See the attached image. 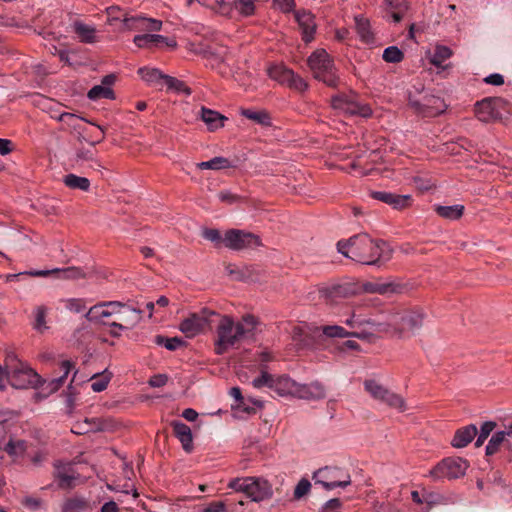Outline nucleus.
Listing matches in <instances>:
<instances>
[{"mask_svg": "<svg viewBox=\"0 0 512 512\" xmlns=\"http://www.w3.org/2000/svg\"><path fill=\"white\" fill-rule=\"evenodd\" d=\"M2 449L13 458H18L24 455L27 445L24 440H14L12 438L3 445Z\"/></svg>", "mask_w": 512, "mask_h": 512, "instance_id": "nucleus-34", "label": "nucleus"}, {"mask_svg": "<svg viewBox=\"0 0 512 512\" xmlns=\"http://www.w3.org/2000/svg\"><path fill=\"white\" fill-rule=\"evenodd\" d=\"M129 308L125 303L120 301H108L94 305L85 314V318L89 321L98 322L102 318L110 317L114 314L120 313L122 309Z\"/></svg>", "mask_w": 512, "mask_h": 512, "instance_id": "nucleus-16", "label": "nucleus"}, {"mask_svg": "<svg viewBox=\"0 0 512 512\" xmlns=\"http://www.w3.org/2000/svg\"><path fill=\"white\" fill-rule=\"evenodd\" d=\"M464 206L460 204L451 206L436 205L434 211L438 216L448 220H458L464 214Z\"/></svg>", "mask_w": 512, "mask_h": 512, "instance_id": "nucleus-30", "label": "nucleus"}, {"mask_svg": "<svg viewBox=\"0 0 512 512\" xmlns=\"http://www.w3.org/2000/svg\"><path fill=\"white\" fill-rule=\"evenodd\" d=\"M58 120L61 121V122H64L66 123L67 125L69 126H72L73 128H77V124L76 122L78 120H83V121H86L88 123H91L89 120H86L82 117H79L73 113H69V112H63L61 113L59 116H58Z\"/></svg>", "mask_w": 512, "mask_h": 512, "instance_id": "nucleus-56", "label": "nucleus"}, {"mask_svg": "<svg viewBox=\"0 0 512 512\" xmlns=\"http://www.w3.org/2000/svg\"><path fill=\"white\" fill-rule=\"evenodd\" d=\"M241 115L262 126H270L272 124L271 117L265 110L242 109Z\"/></svg>", "mask_w": 512, "mask_h": 512, "instance_id": "nucleus-33", "label": "nucleus"}, {"mask_svg": "<svg viewBox=\"0 0 512 512\" xmlns=\"http://www.w3.org/2000/svg\"><path fill=\"white\" fill-rule=\"evenodd\" d=\"M478 429L476 425L469 424L455 431L451 445L454 448H464L477 436Z\"/></svg>", "mask_w": 512, "mask_h": 512, "instance_id": "nucleus-23", "label": "nucleus"}, {"mask_svg": "<svg viewBox=\"0 0 512 512\" xmlns=\"http://www.w3.org/2000/svg\"><path fill=\"white\" fill-rule=\"evenodd\" d=\"M162 27V22L153 18L144 17V25L142 30L159 31Z\"/></svg>", "mask_w": 512, "mask_h": 512, "instance_id": "nucleus-61", "label": "nucleus"}, {"mask_svg": "<svg viewBox=\"0 0 512 512\" xmlns=\"http://www.w3.org/2000/svg\"><path fill=\"white\" fill-rule=\"evenodd\" d=\"M296 20L302 30L303 40L310 42L313 39L316 27L313 15L306 11L297 12Z\"/></svg>", "mask_w": 512, "mask_h": 512, "instance_id": "nucleus-24", "label": "nucleus"}, {"mask_svg": "<svg viewBox=\"0 0 512 512\" xmlns=\"http://www.w3.org/2000/svg\"><path fill=\"white\" fill-rule=\"evenodd\" d=\"M30 275L34 277H47L54 275L56 278L64 280H76L85 277V273L78 267L54 268L51 270H31L20 273L19 275Z\"/></svg>", "mask_w": 512, "mask_h": 512, "instance_id": "nucleus-17", "label": "nucleus"}, {"mask_svg": "<svg viewBox=\"0 0 512 512\" xmlns=\"http://www.w3.org/2000/svg\"><path fill=\"white\" fill-rule=\"evenodd\" d=\"M232 167L229 159L225 157H214L209 161H204L197 163V168L200 170L211 169V170H221Z\"/></svg>", "mask_w": 512, "mask_h": 512, "instance_id": "nucleus-38", "label": "nucleus"}, {"mask_svg": "<svg viewBox=\"0 0 512 512\" xmlns=\"http://www.w3.org/2000/svg\"><path fill=\"white\" fill-rule=\"evenodd\" d=\"M56 477L58 479V485L61 488H70L73 486L75 476L65 468L58 469Z\"/></svg>", "mask_w": 512, "mask_h": 512, "instance_id": "nucleus-49", "label": "nucleus"}, {"mask_svg": "<svg viewBox=\"0 0 512 512\" xmlns=\"http://www.w3.org/2000/svg\"><path fill=\"white\" fill-rule=\"evenodd\" d=\"M289 88L303 92L308 88L307 82L299 75L292 71V76L289 77V81L286 84Z\"/></svg>", "mask_w": 512, "mask_h": 512, "instance_id": "nucleus-50", "label": "nucleus"}, {"mask_svg": "<svg viewBox=\"0 0 512 512\" xmlns=\"http://www.w3.org/2000/svg\"><path fill=\"white\" fill-rule=\"evenodd\" d=\"M268 75L271 79L286 85L292 76V70L283 65H274L268 69Z\"/></svg>", "mask_w": 512, "mask_h": 512, "instance_id": "nucleus-35", "label": "nucleus"}, {"mask_svg": "<svg viewBox=\"0 0 512 512\" xmlns=\"http://www.w3.org/2000/svg\"><path fill=\"white\" fill-rule=\"evenodd\" d=\"M236 8L244 15L249 16L254 13L255 6L253 0H238Z\"/></svg>", "mask_w": 512, "mask_h": 512, "instance_id": "nucleus-57", "label": "nucleus"}, {"mask_svg": "<svg viewBox=\"0 0 512 512\" xmlns=\"http://www.w3.org/2000/svg\"><path fill=\"white\" fill-rule=\"evenodd\" d=\"M138 74L145 82L151 85L159 84L165 77V74H163L159 69L148 67L139 68Z\"/></svg>", "mask_w": 512, "mask_h": 512, "instance_id": "nucleus-36", "label": "nucleus"}, {"mask_svg": "<svg viewBox=\"0 0 512 512\" xmlns=\"http://www.w3.org/2000/svg\"><path fill=\"white\" fill-rule=\"evenodd\" d=\"M142 318V311L135 308H128L127 317L123 318V321L127 323V325H123L118 322L109 323L110 331L109 334L112 337L118 338L121 336V331L127 330L135 326L140 322Z\"/></svg>", "mask_w": 512, "mask_h": 512, "instance_id": "nucleus-21", "label": "nucleus"}, {"mask_svg": "<svg viewBox=\"0 0 512 512\" xmlns=\"http://www.w3.org/2000/svg\"><path fill=\"white\" fill-rule=\"evenodd\" d=\"M337 250L346 258L362 265L381 266L391 260L392 247L382 239L359 233L337 243Z\"/></svg>", "mask_w": 512, "mask_h": 512, "instance_id": "nucleus-1", "label": "nucleus"}, {"mask_svg": "<svg viewBox=\"0 0 512 512\" xmlns=\"http://www.w3.org/2000/svg\"><path fill=\"white\" fill-rule=\"evenodd\" d=\"M154 343L158 346H164L169 351H175L186 344L180 337L169 338L163 335H156L154 337Z\"/></svg>", "mask_w": 512, "mask_h": 512, "instance_id": "nucleus-40", "label": "nucleus"}, {"mask_svg": "<svg viewBox=\"0 0 512 512\" xmlns=\"http://www.w3.org/2000/svg\"><path fill=\"white\" fill-rule=\"evenodd\" d=\"M123 25L128 30H142L144 25V17L131 16L123 19Z\"/></svg>", "mask_w": 512, "mask_h": 512, "instance_id": "nucleus-52", "label": "nucleus"}, {"mask_svg": "<svg viewBox=\"0 0 512 512\" xmlns=\"http://www.w3.org/2000/svg\"><path fill=\"white\" fill-rule=\"evenodd\" d=\"M151 39V34H142L136 35L133 39V42L139 48H150L154 46Z\"/></svg>", "mask_w": 512, "mask_h": 512, "instance_id": "nucleus-59", "label": "nucleus"}, {"mask_svg": "<svg viewBox=\"0 0 512 512\" xmlns=\"http://www.w3.org/2000/svg\"><path fill=\"white\" fill-rule=\"evenodd\" d=\"M294 397L317 401L326 397V391L324 386L317 381L309 384L297 383Z\"/></svg>", "mask_w": 512, "mask_h": 512, "instance_id": "nucleus-20", "label": "nucleus"}, {"mask_svg": "<svg viewBox=\"0 0 512 512\" xmlns=\"http://www.w3.org/2000/svg\"><path fill=\"white\" fill-rule=\"evenodd\" d=\"M408 105L417 115L422 117H436L442 114L447 105L444 100L428 92H417L408 94Z\"/></svg>", "mask_w": 512, "mask_h": 512, "instance_id": "nucleus-5", "label": "nucleus"}, {"mask_svg": "<svg viewBox=\"0 0 512 512\" xmlns=\"http://www.w3.org/2000/svg\"><path fill=\"white\" fill-rule=\"evenodd\" d=\"M312 479L315 484H320L325 490H332L337 487L345 488L351 484L350 474L336 466H325L313 473Z\"/></svg>", "mask_w": 512, "mask_h": 512, "instance_id": "nucleus-8", "label": "nucleus"}, {"mask_svg": "<svg viewBox=\"0 0 512 512\" xmlns=\"http://www.w3.org/2000/svg\"><path fill=\"white\" fill-rule=\"evenodd\" d=\"M378 401L386 404L392 409L398 410L399 412H404L406 410V402L404 398L401 395L390 391L388 388H386Z\"/></svg>", "mask_w": 512, "mask_h": 512, "instance_id": "nucleus-29", "label": "nucleus"}, {"mask_svg": "<svg viewBox=\"0 0 512 512\" xmlns=\"http://www.w3.org/2000/svg\"><path fill=\"white\" fill-rule=\"evenodd\" d=\"M345 324L351 328L356 329H359L363 326H369L374 332L386 333V311H382L372 317H363L362 315L353 312L351 316L345 320Z\"/></svg>", "mask_w": 512, "mask_h": 512, "instance_id": "nucleus-14", "label": "nucleus"}, {"mask_svg": "<svg viewBox=\"0 0 512 512\" xmlns=\"http://www.w3.org/2000/svg\"><path fill=\"white\" fill-rule=\"evenodd\" d=\"M60 367L63 370V375L58 378L50 380L47 384V389L49 390L50 393L58 391L59 388L64 384L68 374L70 373L72 368H74V363L71 362L70 360H64L61 362Z\"/></svg>", "mask_w": 512, "mask_h": 512, "instance_id": "nucleus-31", "label": "nucleus"}, {"mask_svg": "<svg viewBox=\"0 0 512 512\" xmlns=\"http://www.w3.org/2000/svg\"><path fill=\"white\" fill-rule=\"evenodd\" d=\"M111 378H112V373L110 371H108L107 369H105L101 373L94 374L91 377V380H92L91 388H92V390L94 392H102V391H104L107 388Z\"/></svg>", "mask_w": 512, "mask_h": 512, "instance_id": "nucleus-37", "label": "nucleus"}, {"mask_svg": "<svg viewBox=\"0 0 512 512\" xmlns=\"http://www.w3.org/2000/svg\"><path fill=\"white\" fill-rule=\"evenodd\" d=\"M171 427L175 437L180 441L182 448L190 453L193 450V436L190 427L178 420L172 421Z\"/></svg>", "mask_w": 512, "mask_h": 512, "instance_id": "nucleus-22", "label": "nucleus"}, {"mask_svg": "<svg viewBox=\"0 0 512 512\" xmlns=\"http://www.w3.org/2000/svg\"><path fill=\"white\" fill-rule=\"evenodd\" d=\"M229 487L237 492H244L255 502L269 499L273 495L271 484L262 478L247 477L234 479L229 483Z\"/></svg>", "mask_w": 512, "mask_h": 512, "instance_id": "nucleus-7", "label": "nucleus"}, {"mask_svg": "<svg viewBox=\"0 0 512 512\" xmlns=\"http://www.w3.org/2000/svg\"><path fill=\"white\" fill-rule=\"evenodd\" d=\"M342 507V502L338 498H333L328 500L322 507L319 512H332L334 510L340 509Z\"/></svg>", "mask_w": 512, "mask_h": 512, "instance_id": "nucleus-62", "label": "nucleus"}, {"mask_svg": "<svg viewBox=\"0 0 512 512\" xmlns=\"http://www.w3.org/2000/svg\"><path fill=\"white\" fill-rule=\"evenodd\" d=\"M116 76L114 74H108L104 76L101 80V85H95L92 87L88 93L87 97L92 100L96 101L99 99H115V93L112 90L111 86L115 83Z\"/></svg>", "mask_w": 512, "mask_h": 512, "instance_id": "nucleus-19", "label": "nucleus"}, {"mask_svg": "<svg viewBox=\"0 0 512 512\" xmlns=\"http://www.w3.org/2000/svg\"><path fill=\"white\" fill-rule=\"evenodd\" d=\"M356 32L362 42L369 44L374 40L373 33L371 31L370 22L367 18L362 15H357L354 18Z\"/></svg>", "mask_w": 512, "mask_h": 512, "instance_id": "nucleus-28", "label": "nucleus"}, {"mask_svg": "<svg viewBox=\"0 0 512 512\" xmlns=\"http://www.w3.org/2000/svg\"><path fill=\"white\" fill-rule=\"evenodd\" d=\"M63 183L70 189H78L84 192L89 191L90 181L86 177H81L76 174H67L63 178Z\"/></svg>", "mask_w": 512, "mask_h": 512, "instance_id": "nucleus-32", "label": "nucleus"}, {"mask_svg": "<svg viewBox=\"0 0 512 512\" xmlns=\"http://www.w3.org/2000/svg\"><path fill=\"white\" fill-rule=\"evenodd\" d=\"M382 58L387 63H399L404 59V53L397 46H389L383 51Z\"/></svg>", "mask_w": 512, "mask_h": 512, "instance_id": "nucleus-46", "label": "nucleus"}, {"mask_svg": "<svg viewBox=\"0 0 512 512\" xmlns=\"http://www.w3.org/2000/svg\"><path fill=\"white\" fill-rule=\"evenodd\" d=\"M218 198L221 202H225L228 204H233L240 199V197L238 195L233 194L230 191H221L218 194Z\"/></svg>", "mask_w": 512, "mask_h": 512, "instance_id": "nucleus-63", "label": "nucleus"}, {"mask_svg": "<svg viewBox=\"0 0 512 512\" xmlns=\"http://www.w3.org/2000/svg\"><path fill=\"white\" fill-rule=\"evenodd\" d=\"M274 376L266 372L265 370H261L260 376L256 377L252 381L253 387L260 389L262 387H268L272 389L274 383Z\"/></svg>", "mask_w": 512, "mask_h": 512, "instance_id": "nucleus-48", "label": "nucleus"}, {"mask_svg": "<svg viewBox=\"0 0 512 512\" xmlns=\"http://www.w3.org/2000/svg\"><path fill=\"white\" fill-rule=\"evenodd\" d=\"M75 161L77 164L90 163V167L93 169L101 167V165L96 160V154L92 149H78L75 156Z\"/></svg>", "mask_w": 512, "mask_h": 512, "instance_id": "nucleus-39", "label": "nucleus"}, {"mask_svg": "<svg viewBox=\"0 0 512 512\" xmlns=\"http://www.w3.org/2000/svg\"><path fill=\"white\" fill-rule=\"evenodd\" d=\"M215 316V311L203 308L200 312L192 313L183 319L179 324V330L188 338L195 337L211 327V323L215 322Z\"/></svg>", "mask_w": 512, "mask_h": 512, "instance_id": "nucleus-9", "label": "nucleus"}, {"mask_svg": "<svg viewBox=\"0 0 512 512\" xmlns=\"http://www.w3.org/2000/svg\"><path fill=\"white\" fill-rule=\"evenodd\" d=\"M216 338L214 340V352L223 355L234 348L242 339L252 336L258 325V320L251 314H246L237 323L229 315L217 313Z\"/></svg>", "mask_w": 512, "mask_h": 512, "instance_id": "nucleus-2", "label": "nucleus"}, {"mask_svg": "<svg viewBox=\"0 0 512 512\" xmlns=\"http://www.w3.org/2000/svg\"><path fill=\"white\" fill-rule=\"evenodd\" d=\"M469 464L461 457H449L443 459L429 471V476L434 480L448 478L456 479L465 475Z\"/></svg>", "mask_w": 512, "mask_h": 512, "instance_id": "nucleus-10", "label": "nucleus"}, {"mask_svg": "<svg viewBox=\"0 0 512 512\" xmlns=\"http://www.w3.org/2000/svg\"><path fill=\"white\" fill-rule=\"evenodd\" d=\"M65 306L68 310L75 313H80L86 308L84 300L76 298L66 300Z\"/></svg>", "mask_w": 512, "mask_h": 512, "instance_id": "nucleus-58", "label": "nucleus"}, {"mask_svg": "<svg viewBox=\"0 0 512 512\" xmlns=\"http://www.w3.org/2000/svg\"><path fill=\"white\" fill-rule=\"evenodd\" d=\"M363 385L364 390L376 401L386 390V387L375 379H366Z\"/></svg>", "mask_w": 512, "mask_h": 512, "instance_id": "nucleus-43", "label": "nucleus"}, {"mask_svg": "<svg viewBox=\"0 0 512 512\" xmlns=\"http://www.w3.org/2000/svg\"><path fill=\"white\" fill-rule=\"evenodd\" d=\"M331 105L347 115H359L361 117H370L372 109L369 105L358 102L355 94H338L332 97Z\"/></svg>", "mask_w": 512, "mask_h": 512, "instance_id": "nucleus-11", "label": "nucleus"}, {"mask_svg": "<svg viewBox=\"0 0 512 512\" xmlns=\"http://www.w3.org/2000/svg\"><path fill=\"white\" fill-rule=\"evenodd\" d=\"M7 378L15 388H27L38 381V374L22 363L14 366H7Z\"/></svg>", "mask_w": 512, "mask_h": 512, "instance_id": "nucleus-13", "label": "nucleus"}, {"mask_svg": "<svg viewBox=\"0 0 512 512\" xmlns=\"http://www.w3.org/2000/svg\"><path fill=\"white\" fill-rule=\"evenodd\" d=\"M46 308L44 306H38L35 310V323L34 328L38 331L46 329Z\"/></svg>", "mask_w": 512, "mask_h": 512, "instance_id": "nucleus-54", "label": "nucleus"}, {"mask_svg": "<svg viewBox=\"0 0 512 512\" xmlns=\"http://www.w3.org/2000/svg\"><path fill=\"white\" fill-rule=\"evenodd\" d=\"M223 244L231 250L255 248L261 245L259 236L239 229H230L225 232Z\"/></svg>", "mask_w": 512, "mask_h": 512, "instance_id": "nucleus-12", "label": "nucleus"}, {"mask_svg": "<svg viewBox=\"0 0 512 512\" xmlns=\"http://www.w3.org/2000/svg\"><path fill=\"white\" fill-rule=\"evenodd\" d=\"M319 299L328 306L340 304L343 300L361 294V286L358 282H343L338 284L321 286L318 289Z\"/></svg>", "mask_w": 512, "mask_h": 512, "instance_id": "nucleus-6", "label": "nucleus"}, {"mask_svg": "<svg viewBox=\"0 0 512 512\" xmlns=\"http://www.w3.org/2000/svg\"><path fill=\"white\" fill-rule=\"evenodd\" d=\"M495 427H496V422H494V421H486L481 425L479 435L475 442V446L477 448L481 447L484 444V442L489 437L491 432L495 429Z\"/></svg>", "mask_w": 512, "mask_h": 512, "instance_id": "nucleus-47", "label": "nucleus"}, {"mask_svg": "<svg viewBox=\"0 0 512 512\" xmlns=\"http://www.w3.org/2000/svg\"><path fill=\"white\" fill-rule=\"evenodd\" d=\"M452 50L444 45H437L434 49V53L430 58L432 65L436 67H442V63L452 56Z\"/></svg>", "mask_w": 512, "mask_h": 512, "instance_id": "nucleus-41", "label": "nucleus"}, {"mask_svg": "<svg viewBox=\"0 0 512 512\" xmlns=\"http://www.w3.org/2000/svg\"><path fill=\"white\" fill-rule=\"evenodd\" d=\"M401 290L402 286L400 284H396L393 282L377 283V293L381 295L399 293Z\"/></svg>", "mask_w": 512, "mask_h": 512, "instance_id": "nucleus-53", "label": "nucleus"}, {"mask_svg": "<svg viewBox=\"0 0 512 512\" xmlns=\"http://www.w3.org/2000/svg\"><path fill=\"white\" fill-rule=\"evenodd\" d=\"M202 236L206 239L214 243L216 246H219L223 243V237L218 229L206 228L202 232Z\"/></svg>", "mask_w": 512, "mask_h": 512, "instance_id": "nucleus-55", "label": "nucleus"}, {"mask_svg": "<svg viewBox=\"0 0 512 512\" xmlns=\"http://www.w3.org/2000/svg\"><path fill=\"white\" fill-rule=\"evenodd\" d=\"M297 383L287 376L274 378L272 389L279 396H294Z\"/></svg>", "mask_w": 512, "mask_h": 512, "instance_id": "nucleus-26", "label": "nucleus"}, {"mask_svg": "<svg viewBox=\"0 0 512 512\" xmlns=\"http://www.w3.org/2000/svg\"><path fill=\"white\" fill-rule=\"evenodd\" d=\"M165 84L169 87V88H172V89H175L177 91H181L183 90L185 84L183 81L181 80H178L177 78L175 77H172V76H169V75H165L164 77V80Z\"/></svg>", "mask_w": 512, "mask_h": 512, "instance_id": "nucleus-60", "label": "nucleus"}, {"mask_svg": "<svg viewBox=\"0 0 512 512\" xmlns=\"http://www.w3.org/2000/svg\"><path fill=\"white\" fill-rule=\"evenodd\" d=\"M505 103V100L500 97L485 98L475 104V115L485 123L500 119L502 114L499 108Z\"/></svg>", "mask_w": 512, "mask_h": 512, "instance_id": "nucleus-15", "label": "nucleus"}, {"mask_svg": "<svg viewBox=\"0 0 512 512\" xmlns=\"http://www.w3.org/2000/svg\"><path fill=\"white\" fill-rule=\"evenodd\" d=\"M311 483L308 479L302 478L296 485L293 493L295 500H300L302 497L307 495L310 491Z\"/></svg>", "mask_w": 512, "mask_h": 512, "instance_id": "nucleus-51", "label": "nucleus"}, {"mask_svg": "<svg viewBox=\"0 0 512 512\" xmlns=\"http://www.w3.org/2000/svg\"><path fill=\"white\" fill-rule=\"evenodd\" d=\"M307 63L315 79L329 87L338 86L339 77L336 74L333 60L324 49L314 51L308 57Z\"/></svg>", "mask_w": 512, "mask_h": 512, "instance_id": "nucleus-4", "label": "nucleus"}, {"mask_svg": "<svg viewBox=\"0 0 512 512\" xmlns=\"http://www.w3.org/2000/svg\"><path fill=\"white\" fill-rule=\"evenodd\" d=\"M200 117L207 125L209 131H215L222 128L224 126V122L227 120V117L219 112L205 107L201 108Z\"/></svg>", "mask_w": 512, "mask_h": 512, "instance_id": "nucleus-25", "label": "nucleus"}, {"mask_svg": "<svg viewBox=\"0 0 512 512\" xmlns=\"http://www.w3.org/2000/svg\"><path fill=\"white\" fill-rule=\"evenodd\" d=\"M323 335L328 338H347L349 337V331L345 330L339 325H326L319 328Z\"/></svg>", "mask_w": 512, "mask_h": 512, "instance_id": "nucleus-45", "label": "nucleus"}, {"mask_svg": "<svg viewBox=\"0 0 512 512\" xmlns=\"http://www.w3.org/2000/svg\"><path fill=\"white\" fill-rule=\"evenodd\" d=\"M370 196L398 210L409 207L412 201L411 195H399L386 191H372Z\"/></svg>", "mask_w": 512, "mask_h": 512, "instance_id": "nucleus-18", "label": "nucleus"}, {"mask_svg": "<svg viewBox=\"0 0 512 512\" xmlns=\"http://www.w3.org/2000/svg\"><path fill=\"white\" fill-rule=\"evenodd\" d=\"M206 57L212 68H220L221 64L230 60V52L226 47L218 46L209 50Z\"/></svg>", "mask_w": 512, "mask_h": 512, "instance_id": "nucleus-27", "label": "nucleus"}, {"mask_svg": "<svg viewBox=\"0 0 512 512\" xmlns=\"http://www.w3.org/2000/svg\"><path fill=\"white\" fill-rule=\"evenodd\" d=\"M425 313L423 309L389 310L386 311L387 332L391 335L414 334L423 325Z\"/></svg>", "mask_w": 512, "mask_h": 512, "instance_id": "nucleus-3", "label": "nucleus"}, {"mask_svg": "<svg viewBox=\"0 0 512 512\" xmlns=\"http://www.w3.org/2000/svg\"><path fill=\"white\" fill-rule=\"evenodd\" d=\"M75 33L80 38L81 42L93 43L95 41V29L91 26L76 22L74 25Z\"/></svg>", "mask_w": 512, "mask_h": 512, "instance_id": "nucleus-42", "label": "nucleus"}, {"mask_svg": "<svg viewBox=\"0 0 512 512\" xmlns=\"http://www.w3.org/2000/svg\"><path fill=\"white\" fill-rule=\"evenodd\" d=\"M203 512H226V505L222 501L210 503Z\"/></svg>", "mask_w": 512, "mask_h": 512, "instance_id": "nucleus-64", "label": "nucleus"}, {"mask_svg": "<svg viewBox=\"0 0 512 512\" xmlns=\"http://www.w3.org/2000/svg\"><path fill=\"white\" fill-rule=\"evenodd\" d=\"M506 440V435L503 431H498L492 435L488 444L485 448V453L487 456H492L499 451L500 446Z\"/></svg>", "mask_w": 512, "mask_h": 512, "instance_id": "nucleus-44", "label": "nucleus"}]
</instances>
